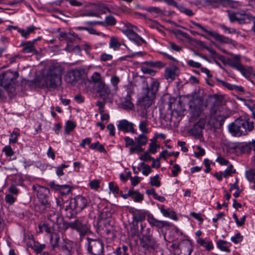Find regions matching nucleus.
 Wrapping results in <instances>:
<instances>
[{
  "label": "nucleus",
  "mask_w": 255,
  "mask_h": 255,
  "mask_svg": "<svg viewBox=\"0 0 255 255\" xmlns=\"http://www.w3.org/2000/svg\"><path fill=\"white\" fill-rule=\"evenodd\" d=\"M113 58V56L110 54L106 53H102L101 55L100 60L101 61L106 62L111 60Z\"/></svg>",
  "instance_id": "obj_60"
},
{
  "label": "nucleus",
  "mask_w": 255,
  "mask_h": 255,
  "mask_svg": "<svg viewBox=\"0 0 255 255\" xmlns=\"http://www.w3.org/2000/svg\"><path fill=\"white\" fill-rule=\"evenodd\" d=\"M128 233L130 234L132 237L139 236V231L137 229V224L135 225L134 223L132 224L128 231Z\"/></svg>",
  "instance_id": "obj_47"
},
{
  "label": "nucleus",
  "mask_w": 255,
  "mask_h": 255,
  "mask_svg": "<svg viewBox=\"0 0 255 255\" xmlns=\"http://www.w3.org/2000/svg\"><path fill=\"white\" fill-rule=\"evenodd\" d=\"M207 1L214 7H217L220 4H230L234 2L232 0H207Z\"/></svg>",
  "instance_id": "obj_31"
},
{
  "label": "nucleus",
  "mask_w": 255,
  "mask_h": 255,
  "mask_svg": "<svg viewBox=\"0 0 255 255\" xmlns=\"http://www.w3.org/2000/svg\"><path fill=\"white\" fill-rule=\"evenodd\" d=\"M60 240L59 235L55 232L51 233L50 235V243L52 250H54L56 248L59 247V242Z\"/></svg>",
  "instance_id": "obj_25"
},
{
  "label": "nucleus",
  "mask_w": 255,
  "mask_h": 255,
  "mask_svg": "<svg viewBox=\"0 0 255 255\" xmlns=\"http://www.w3.org/2000/svg\"><path fill=\"white\" fill-rule=\"evenodd\" d=\"M103 26L107 27L108 26L115 25L117 23V20L113 16H107L105 17V20L103 21Z\"/></svg>",
  "instance_id": "obj_35"
},
{
  "label": "nucleus",
  "mask_w": 255,
  "mask_h": 255,
  "mask_svg": "<svg viewBox=\"0 0 255 255\" xmlns=\"http://www.w3.org/2000/svg\"><path fill=\"white\" fill-rule=\"evenodd\" d=\"M32 241L33 245H32V248L36 253L40 254L46 248V245L45 244H40L33 240Z\"/></svg>",
  "instance_id": "obj_33"
},
{
  "label": "nucleus",
  "mask_w": 255,
  "mask_h": 255,
  "mask_svg": "<svg viewBox=\"0 0 255 255\" xmlns=\"http://www.w3.org/2000/svg\"><path fill=\"white\" fill-rule=\"evenodd\" d=\"M90 82L94 84V87L98 86L99 84L103 83L104 81L102 80L101 76L98 72H95L91 77Z\"/></svg>",
  "instance_id": "obj_30"
},
{
  "label": "nucleus",
  "mask_w": 255,
  "mask_h": 255,
  "mask_svg": "<svg viewBox=\"0 0 255 255\" xmlns=\"http://www.w3.org/2000/svg\"><path fill=\"white\" fill-rule=\"evenodd\" d=\"M109 186L110 190L113 192L114 194H118L119 193V187L117 185L115 184L114 182H110L109 183Z\"/></svg>",
  "instance_id": "obj_57"
},
{
  "label": "nucleus",
  "mask_w": 255,
  "mask_h": 255,
  "mask_svg": "<svg viewBox=\"0 0 255 255\" xmlns=\"http://www.w3.org/2000/svg\"><path fill=\"white\" fill-rule=\"evenodd\" d=\"M220 28L223 29L224 31H227L229 33H235L236 32V30L235 28H230L227 26H226L224 24H220L219 25Z\"/></svg>",
  "instance_id": "obj_61"
},
{
  "label": "nucleus",
  "mask_w": 255,
  "mask_h": 255,
  "mask_svg": "<svg viewBox=\"0 0 255 255\" xmlns=\"http://www.w3.org/2000/svg\"><path fill=\"white\" fill-rule=\"evenodd\" d=\"M233 56V59H228L227 60V63L231 67L236 69L240 71L243 70V65L240 62L241 56L239 55L231 54Z\"/></svg>",
  "instance_id": "obj_21"
},
{
  "label": "nucleus",
  "mask_w": 255,
  "mask_h": 255,
  "mask_svg": "<svg viewBox=\"0 0 255 255\" xmlns=\"http://www.w3.org/2000/svg\"><path fill=\"white\" fill-rule=\"evenodd\" d=\"M124 140L126 142L125 146L126 147H128L129 146L133 145L135 144L133 139L129 138L128 136L125 137Z\"/></svg>",
  "instance_id": "obj_63"
},
{
  "label": "nucleus",
  "mask_w": 255,
  "mask_h": 255,
  "mask_svg": "<svg viewBox=\"0 0 255 255\" xmlns=\"http://www.w3.org/2000/svg\"><path fill=\"white\" fill-rule=\"evenodd\" d=\"M81 71L78 69L71 70L68 71L65 76V81L73 84L79 81L81 78Z\"/></svg>",
  "instance_id": "obj_12"
},
{
  "label": "nucleus",
  "mask_w": 255,
  "mask_h": 255,
  "mask_svg": "<svg viewBox=\"0 0 255 255\" xmlns=\"http://www.w3.org/2000/svg\"><path fill=\"white\" fill-rule=\"evenodd\" d=\"M71 222L68 223L65 221L63 218V217L60 218L57 223L56 224L55 226H57V228L59 229L60 231H65L68 228H71Z\"/></svg>",
  "instance_id": "obj_27"
},
{
  "label": "nucleus",
  "mask_w": 255,
  "mask_h": 255,
  "mask_svg": "<svg viewBox=\"0 0 255 255\" xmlns=\"http://www.w3.org/2000/svg\"><path fill=\"white\" fill-rule=\"evenodd\" d=\"M148 121L147 120L142 121L139 125V128L142 131V134H147L149 130L147 128Z\"/></svg>",
  "instance_id": "obj_43"
},
{
  "label": "nucleus",
  "mask_w": 255,
  "mask_h": 255,
  "mask_svg": "<svg viewBox=\"0 0 255 255\" xmlns=\"http://www.w3.org/2000/svg\"><path fill=\"white\" fill-rule=\"evenodd\" d=\"M161 212L165 217H170L174 220L177 219L176 215L174 212H169L164 208V206H162L160 209Z\"/></svg>",
  "instance_id": "obj_45"
},
{
  "label": "nucleus",
  "mask_w": 255,
  "mask_h": 255,
  "mask_svg": "<svg viewBox=\"0 0 255 255\" xmlns=\"http://www.w3.org/2000/svg\"><path fill=\"white\" fill-rule=\"evenodd\" d=\"M35 209L37 212L40 213L48 212L51 210L50 205H43V204H40L35 206Z\"/></svg>",
  "instance_id": "obj_32"
},
{
  "label": "nucleus",
  "mask_w": 255,
  "mask_h": 255,
  "mask_svg": "<svg viewBox=\"0 0 255 255\" xmlns=\"http://www.w3.org/2000/svg\"><path fill=\"white\" fill-rule=\"evenodd\" d=\"M246 176L250 182H252L255 179V170L250 169L246 171Z\"/></svg>",
  "instance_id": "obj_49"
},
{
  "label": "nucleus",
  "mask_w": 255,
  "mask_h": 255,
  "mask_svg": "<svg viewBox=\"0 0 255 255\" xmlns=\"http://www.w3.org/2000/svg\"><path fill=\"white\" fill-rule=\"evenodd\" d=\"M128 195L133 199L134 201L136 202H141L143 199V196L141 194L132 189L128 191Z\"/></svg>",
  "instance_id": "obj_29"
},
{
  "label": "nucleus",
  "mask_w": 255,
  "mask_h": 255,
  "mask_svg": "<svg viewBox=\"0 0 255 255\" xmlns=\"http://www.w3.org/2000/svg\"><path fill=\"white\" fill-rule=\"evenodd\" d=\"M166 97L168 100V109L170 111L171 116H173L174 113H176L178 116V111H181L182 108L181 106V101L180 100H179L177 103H176V99L175 98H172L168 95H167Z\"/></svg>",
  "instance_id": "obj_11"
},
{
  "label": "nucleus",
  "mask_w": 255,
  "mask_h": 255,
  "mask_svg": "<svg viewBox=\"0 0 255 255\" xmlns=\"http://www.w3.org/2000/svg\"><path fill=\"white\" fill-rule=\"evenodd\" d=\"M147 221L151 226H155L159 229L169 226V223L167 222L158 220L154 218L152 215L150 214L147 216Z\"/></svg>",
  "instance_id": "obj_22"
},
{
  "label": "nucleus",
  "mask_w": 255,
  "mask_h": 255,
  "mask_svg": "<svg viewBox=\"0 0 255 255\" xmlns=\"http://www.w3.org/2000/svg\"><path fill=\"white\" fill-rule=\"evenodd\" d=\"M185 250L183 251L185 252V254H187V255H190L193 250L192 243L190 241L188 240L185 242Z\"/></svg>",
  "instance_id": "obj_46"
},
{
  "label": "nucleus",
  "mask_w": 255,
  "mask_h": 255,
  "mask_svg": "<svg viewBox=\"0 0 255 255\" xmlns=\"http://www.w3.org/2000/svg\"><path fill=\"white\" fill-rule=\"evenodd\" d=\"M150 183L151 186L159 187L160 186V182L159 180V175L156 174L155 176L151 177L150 180Z\"/></svg>",
  "instance_id": "obj_50"
},
{
  "label": "nucleus",
  "mask_w": 255,
  "mask_h": 255,
  "mask_svg": "<svg viewBox=\"0 0 255 255\" xmlns=\"http://www.w3.org/2000/svg\"><path fill=\"white\" fill-rule=\"evenodd\" d=\"M139 242L141 246L145 249H155L157 247L156 242L152 238L150 232L139 237Z\"/></svg>",
  "instance_id": "obj_8"
},
{
  "label": "nucleus",
  "mask_w": 255,
  "mask_h": 255,
  "mask_svg": "<svg viewBox=\"0 0 255 255\" xmlns=\"http://www.w3.org/2000/svg\"><path fill=\"white\" fill-rule=\"evenodd\" d=\"M140 165L143 169L142 173L144 175L147 176L148 174L151 172L150 167L148 165L145 164L144 162H142L141 163Z\"/></svg>",
  "instance_id": "obj_53"
},
{
  "label": "nucleus",
  "mask_w": 255,
  "mask_h": 255,
  "mask_svg": "<svg viewBox=\"0 0 255 255\" xmlns=\"http://www.w3.org/2000/svg\"><path fill=\"white\" fill-rule=\"evenodd\" d=\"M49 185L51 189L58 191L62 196L69 194L71 191L70 187L67 185H60L55 184L54 182H51Z\"/></svg>",
  "instance_id": "obj_18"
},
{
  "label": "nucleus",
  "mask_w": 255,
  "mask_h": 255,
  "mask_svg": "<svg viewBox=\"0 0 255 255\" xmlns=\"http://www.w3.org/2000/svg\"><path fill=\"white\" fill-rule=\"evenodd\" d=\"M211 113L217 120L220 122V125L231 115V112L225 106L222 105L218 106L215 109H212Z\"/></svg>",
  "instance_id": "obj_7"
},
{
  "label": "nucleus",
  "mask_w": 255,
  "mask_h": 255,
  "mask_svg": "<svg viewBox=\"0 0 255 255\" xmlns=\"http://www.w3.org/2000/svg\"><path fill=\"white\" fill-rule=\"evenodd\" d=\"M40 38L38 39H35L33 41H26L24 42H22L20 44V46L23 47V49L22 50V52L24 53H35L36 52V50L34 46V44L37 40L39 39Z\"/></svg>",
  "instance_id": "obj_23"
},
{
  "label": "nucleus",
  "mask_w": 255,
  "mask_h": 255,
  "mask_svg": "<svg viewBox=\"0 0 255 255\" xmlns=\"http://www.w3.org/2000/svg\"><path fill=\"white\" fill-rule=\"evenodd\" d=\"M178 70L179 68L175 65L166 68L164 71V78L169 81H174L179 75Z\"/></svg>",
  "instance_id": "obj_17"
},
{
  "label": "nucleus",
  "mask_w": 255,
  "mask_h": 255,
  "mask_svg": "<svg viewBox=\"0 0 255 255\" xmlns=\"http://www.w3.org/2000/svg\"><path fill=\"white\" fill-rule=\"evenodd\" d=\"M137 144L140 145H145L148 141L147 137L145 134H140L137 137H135Z\"/></svg>",
  "instance_id": "obj_37"
},
{
  "label": "nucleus",
  "mask_w": 255,
  "mask_h": 255,
  "mask_svg": "<svg viewBox=\"0 0 255 255\" xmlns=\"http://www.w3.org/2000/svg\"><path fill=\"white\" fill-rule=\"evenodd\" d=\"M144 64H145L148 66L156 67V68H159V69L164 67L166 65V64L165 63H164L160 61H146L144 62Z\"/></svg>",
  "instance_id": "obj_34"
},
{
  "label": "nucleus",
  "mask_w": 255,
  "mask_h": 255,
  "mask_svg": "<svg viewBox=\"0 0 255 255\" xmlns=\"http://www.w3.org/2000/svg\"><path fill=\"white\" fill-rule=\"evenodd\" d=\"M61 217L60 216L59 214L58 213H56V212L53 210H50L48 213L47 215V219L48 220L51 222L53 224V226L55 227L56 224L60 218Z\"/></svg>",
  "instance_id": "obj_24"
},
{
  "label": "nucleus",
  "mask_w": 255,
  "mask_h": 255,
  "mask_svg": "<svg viewBox=\"0 0 255 255\" xmlns=\"http://www.w3.org/2000/svg\"><path fill=\"white\" fill-rule=\"evenodd\" d=\"M71 228L77 230L81 237L91 232L90 225L82 223L79 220H76L71 222Z\"/></svg>",
  "instance_id": "obj_9"
},
{
  "label": "nucleus",
  "mask_w": 255,
  "mask_h": 255,
  "mask_svg": "<svg viewBox=\"0 0 255 255\" xmlns=\"http://www.w3.org/2000/svg\"><path fill=\"white\" fill-rule=\"evenodd\" d=\"M76 124L71 121H68L65 126V131L66 134H69L76 127Z\"/></svg>",
  "instance_id": "obj_42"
},
{
  "label": "nucleus",
  "mask_w": 255,
  "mask_h": 255,
  "mask_svg": "<svg viewBox=\"0 0 255 255\" xmlns=\"http://www.w3.org/2000/svg\"><path fill=\"white\" fill-rule=\"evenodd\" d=\"M198 44H199L200 46L203 47L204 48H205L212 55H214V56L217 55V53H216V51L215 50H214L213 48H212L211 47L205 45L203 42H202L201 41H199V42H198Z\"/></svg>",
  "instance_id": "obj_54"
},
{
  "label": "nucleus",
  "mask_w": 255,
  "mask_h": 255,
  "mask_svg": "<svg viewBox=\"0 0 255 255\" xmlns=\"http://www.w3.org/2000/svg\"><path fill=\"white\" fill-rule=\"evenodd\" d=\"M238 124L239 126L240 134L245 135L247 130L251 131L253 128V122H250L248 120L238 119L237 120Z\"/></svg>",
  "instance_id": "obj_15"
},
{
  "label": "nucleus",
  "mask_w": 255,
  "mask_h": 255,
  "mask_svg": "<svg viewBox=\"0 0 255 255\" xmlns=\"http://www.w3.org/2000/svg\"><path fill=\"white\" fill-rule=\"evenodd\" d=\"M124 33L130 40L133 41L138 46H140L142 43H145L144 39L131 29L127 28L124 31Z\"/></svg>",
  "instance_id": "obj_14"
},
{
  "label": "nucleus",
  "mask_w": 255,
  "mask_h": 255,
  "mask_svg": "<svg viewBox=\"0 0 255 255\" xmlns=\"http://www.w3.org/2000/svg\"><path fill=\"white\" fill-rule=\"evenodd\" d=\"M233 166L231 164L230 165L227 169L224 171V176L225 178L228 177L229 176L231 175L232 173H234L236 172L235 169H233Z\"/></svg>",
  "instance_id": "obj_55"
},
{
  "label": "nucleus",
  "mask_w": 255,
  "mask_h": 255,
  "mask_svg": "<svg viewBox=\"0 0 255 255\" xmlns=\"http://www.w3.org/2000/svg\"><path fill=\"white\" fill-rule=\"evenodd\" d=\"M111 102L112 100H103V101H98L96 103V105L98 106L99 107V111L100 113H102L104 112V106L107 102Z\"/></svg>",
  "instance_id": "obj_52"
},
{
  "label": "nucleus",
  "mask_w": 255,
  "mask_h": 255,
  "mask_svg": "<svg viewBox=\"0 0 255 255\" xmlns=\"http://www.w3.org/2000/svg\"><path fill=\"white\" fill-rule=\"evenodd\" d=\"M181 171V168L179 165L175 164L173 166V169L172 170V174L173 177H176L178 173Z\"/></svg>",
  "instance_id": "obj_59"
},
{
  "label": "nucleus",
  "mask_w": 255,
  "mask_h": 255,
  "mask_svg": "<svg viewBox=\"0 0 255 255\" xmlns=\"http://www.w3.org/2000/svg\"><path fill=\"white\" fill-rule=\"evenodd\" d=\"M144 9L149 12L155 13L156 14L159 13L161 12L160 8L158 7H153V6L147 7L144 8Z\"/></svg>",
  "instance_id": "obj_56"
},
{
  "label": "nucleus",
  "mask_w": 255,
  "mask_h": 255,
  "mask_svg": "<svg viewBox=\"0 0 255 255\" xmlns=\"http://www.w3.org/2000/svg\"><path fill=\"white\" fill-rule=\"evenodd\" d=\"M2 151L4 152L5 154L7 156H11L13 154V151L12 148L9 146H5L3 148Z\"/></svg>",
  "instance_id": "obj_62"
},
{
  "label": "nucleus",
  "mask_w": 255,
  "mask_h": 255,
  "mask_svg": "<svg viewBox=\"0 0 255 255\" xmlns=\"http://www.w3.org/2000/svg\"><path fill=\"white\" fill-rule=\"evenodd\" d=\"M190 22L221 43L234 44L235 41L231 39L224 35H220L216 31L208 30L200 23H197L193 20L190 21Z\"/></svg>",
  "instance_id": "obj_5"
},
{
  "label": "nucleus",
  "mask_w": 255,
  "mask_h": 255,
  "mask_svg": "<svg viewBox=\"0 0 255 255\" xmlns=\"http://www.w3.org/2000/svg\"><path fill=\"white\" fill-rule=\"evenodd\" d=\"M88 203V200L82 196H77L75 198L71 199L68 206L65 208L67 212V216L72 218L77 212L81 211Z\"/></svg>",
  "instance_id": "obj_3"
},
{
  "label": "nucleus",
  "mask_w": 255,
  "mask_h": 255,
  "mask_svg": "<svg viewBox=\"0 0 255 255\" xmlns=\"http://www.w3.org/2000/svg\"><path fill=\"white\" fill-rule=\"evenodd\" d=\"M139 158L141 160H143L144 161H147L148 160H151V159H153V158L152 157L147 151L140 155Z\"/></svg>",
  "instance_id": "obj_58"
},
{
  "label": "nucleus",
  "mask_w": 255,
  "mask_h": 255,
  "mask_svg": "<svg viewBox=\"0 0 255 255\" xmlns=\"http://www.w3.org/2000/svg\"><path fill=\"white\" fill-rule=\"evenodd\" d=\"M178 9L180 12L183 13L188 16H192L194 14V13L192 9L185 7L183 4H180Z\"/></svg>",
  "instance_id": "obj_38"
},
{
  "label": "nucleus",
  "mask_w": 255,
  "mask_h": 255,
  "mask_svg": "<svg viewBox=\"0 0 255 255\" xmlns=\"http://www.w3.org/2000/svg\"><path fill=\"white\" fill-rule=\"evenodd\" d=\"M59 249L68 255H72L73 243L67 239H63L62 242L59 245Z\"/></svg>",
  "instance_id": "obj_20"
},
{
  "label": "nucleus",
  "mask_w": 255,
  "mask_h": 255,
  "mask_svg": "<svg viewBox=\"0 0 255 255\" xmlns=\"http://www.w3.org/2000/svg\"><path fill=\"white\" fill-rule=\"evenodd\" d=\"M121 107L126 110H131L134 108V105L131 102V96L128 94L125 97L124 101L121 104Z\"/></svg>",
  "instance_id": "obj_26"
},
{
  "label": "nucleus",
  "mask_w": 255,
  "mask_h": 255,
  "mask_svg": "<svg viewBox=\"0 0 255 255\" xmlns=\"http://www.w3.org/2000/svg\"><path fill=\"white\" fill-rule=\"evenodd\" d=\"M49 192L48 188L45 187H40L37 191V197L40 204L43 205H49L50 202L48 201V197L47 194Z\"/></svg>",
  "instance_id": "obj_19"
},
{
  "label": "nucleus",
  "mask_w": 255,
  "mask_h": 255,
  "mask_svg": "<svg viewBox=\"0 0 255 255\" xmlns=\"http://www.w3.org/2000/svg\"><path fill=\"white\" fill-rule=\"evenodd\" d=\"M159 83L157 80H153L149 87L147 83L145 82L146 87L143 90L144 95L140 99L139 102L141 106L144 109L149 107L152 103L153 100L155 97L156 93L158 90L159 87Z\"/></svg>",
  "instance_id": "obj_2"
},
{
  "label": "nucleus",
  "mask_w": 255,
  "mask_h": 255,
  "mask_svg": "<svg viewBox=\"0 0 255 255\" xmlns=\"http://www.w3.org/2000/svg\"><path fill=\"white\" fill-rule=\"evenodd\" d=\"M227 242L223 240H219L217 243V247L219 249H220L221 251L229 252L230 249L227 246Z\"/></svg>",
  "instance_id": "obj_41"
},
{
  "label": "nucleus",
  "mask_w": 255,
  "mask_h": 255,
  "mask_svg": "<svg viewBox=\"0 0 255 255\" xmlns=\"http://www.w3.org/2000/svg\"><path fill=\"white\" fill-rule=\"evenodd\" d=\"M18 76L17 72L7 71L0 75V86L5 89H8L11 85L13 80Z\"/></svg>",
  "instance_id": "obj_6"
},
{
  "label": "nucleus",
  "mask_w": 255,
  "mask_h": 255,
  "mask_svg": "<svg viewBox=\"0 0 255 255\" xmlns=\"http://www.w3.org/2000/svg\"><path fill=\"white\" fill-rule=\"evenodd\" d=\"M122 44L119 42L118 39L115 37H112L110 40V47L114 50H117L119 49Z\"/></svg>",
  "instance_id": "obj_39"
},
{
  "label": "nucleus",
  "mask_w": 255,
  "mask_h": 255,
  "mask_svg": "<svg viewBox=\"0 0 255 255\" xmlns=\"http://www.w3.org/2000/svg\"><path fill=\"white\" fill-rule=\"evenodd\" d=\"M156 140L155 139H151V142L149 143L148 150L151 153L154 154L157 151V148L159 147L156 144Z\"/></svg>",
  "instance_id": "obj_44"
},
{
  "label": "nucleus",
  "mask_w": 255,
  "mask_h": 255,
  "mask_svg": "<svg viewBox=\"0 0 255 255\" xmlns=\"http://www.w3.org/2000/svg\"><path fill=\"white\" fill-rule=\"evenodd\" d=\"M63 71V68L58 63L48 65L46 68V73L44 75V81L47 87L56 88L60 86Z\"/></svg>",
  "instance_id": "obj_1"
},
{
  "label": "nucleus",
  "mask_w": 255,
  "mask_h": 255,
  "mask_svg": "<svg viewBox=\"0 0 255 255\" xmlns=\"http://www.w3.org/2000/svg\"><path fill=\"white\" fill-rule=\"evenodd\" d=\"M138 231L139 235L140 234L141 236H143L147 234H148V233H150V229L148 228H146L144 225H143V224H141L140 228V230H138ZM138 237L139 238L140 237L139 236Z\"/></svg>",
  "instance_id": "obj_51"
},
{
  "label": "nucleus",
  "mask_w": 255,
  "mask_h": 255,
  "mask_svg": "<svg viewBox=\"0 0 255 255\" xmlns=\"http://www.w3.org/2000/svg\"><path fill=\"white\" fill-rule=\"evenodd\" d=\"M239 126L238 124L237 120L234 123H232L229 125V131L235 136H240V131Z\"/></svg>",
  "instance_id": "obj_28"
},
{
  "label": "nucleus",
  "mask_w": 255,
  "mask_h": 255,
  "mask_svg": "<svg viewBox=\"0 0 255 255\" xmlns=\"http://www.w3.org/2000/svg\"><path fill=\"white\" fill-rule=\"evenodd\" d=\"M95 89L98 94L99 96L103 100H106L111 99L110 97L111 96V90L108 85L103 82L101 84H99L98 86H96Z\"/></svg>",
  "instance_id": "obj_10"
},
{
  "label": "nucleus",
  "mask_w": 255,
  "mask_h": 255,
  "mask_svg": "<svg viewBox=\"0 0 255 255\" xmlns=\"http://www.w3.org/2000/svg\"><path fill=\"white\" fill-rule=\"evenodd\" d=\"M128 248L125 245H123L122 247H118L115 253L116 255H128Z\"/></svg>",
  "instance_id": "obj_40"
},
{
  "label": "nucleus",
  "mask_w": 255,
  "mask_h": 255,
  "mask_svg": "<svg viewBox=\"0 0 255 255\" xmlns=\"http://www.w3.org/2000/svg\"><path fill=\"white\" fill-rule=\"evenodd\" d=\"M142 145H139L136 144V145L134 146H131L129 148V152L130 154H133L134 153H140L143 151L144 149L142 148Z\"/></svg>",
  "instance_id": "obj_48"
},
{
  "label": "nucleus",
  "mask_w": 255,
  "mask_h": 255,
  "mask_svg": "<svg viewBox=\"0 0 255 255\" xmlns=\"http://www.w3.org/2000/svg\"><path fill=\"white\" fill-rule=\"evenodd\" d=\"M146 217V213L144 212H139L135 213L133 215V221L136 222H141L145 220Z\"/></svg>",
  "instance_id": "obj_36"
},
{
  "label": "nucleus",
  "mask_w": 255,
  "mask_h": 255,
  "mask_svg": "<svg viewBox=\"0 0 255 255\" xmlns=\"http://www.w3.org/2000/svg\"><path fill=\"white\" fill-rule=\"evenodd\" d=\"M205 125V122L204 120H199L189 130V133L196 137L199 138L202 135V129L204 128Z\"/></svg>",
  "instance_id": "obj_16"
},
{
  "label": "nucleus",
  "mask_w": 255,
  "mask_h": 255,
  "mask_svg": "<svg viewBox=\"0 0 255 255\" xmlns=\"http://www.w3.org/2000/svg\"><path fill=\"white\" fill-rule=\"evenodd\" d=\"M242 239L243 237L240 233L236 234L235 236L231 238V241L236 244L240 242Z\"/></svg>",
  "instance_id": "obj_64"
},
{
  "label": "nucleus",
  "mask_w": 255,
  "mask_h": 255,
  "mask_svg": "<svg viewBox=\"0 0 255 255\" xmlns=\"http://www.w3.org/2000/svg\"><path fill=\"white\" fill-rule=\"evenodd\" d=\"M87 251L91 255H103L104 244L100 239H93L88 237Z\"/></svg>",
  "instance_id": "obj_4"
},
{
  "label": "nucleus",
  "mask_w": 255,
  "mask_h": 255,
  "mask_svg": "<svg viewBox=\"0 0 255 255\" xmlns=\"http://www.w3.org/2000/svg\"><path fill=\"white\" fill-rule=\"evenodd\" d=\"M134 124L126 120H121L119 122L117 125V128L120 131L124 132H130L135 133L136 131L134 128Z\"/></svg>",
  "instance_id": "obj_13"
}]
</instances>
